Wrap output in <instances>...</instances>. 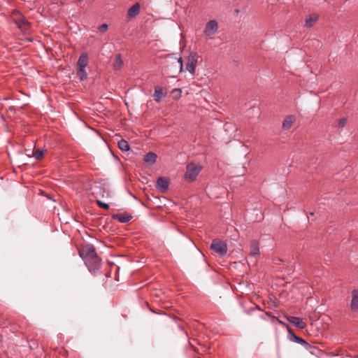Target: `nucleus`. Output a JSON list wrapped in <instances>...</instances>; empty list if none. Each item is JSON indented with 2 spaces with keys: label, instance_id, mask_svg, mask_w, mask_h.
Segmentation results:
<instances>
[{
  "label": "nucleus",
  "instance_id": "obj_30",
  "mask_svg": "<svg viewBox=\"0 0 358 358\" xmlns=\"http://www.w3.org/2000/svg\"><path fill=\"white\" fill-rule=\"evenodd\" d=\"M177 62H178V64H179V66H180V71H182V67H183V65H182V57H179V58L178 59V61H177Z\"/></svg>",
  "mask_w": 358,
  "mask_h": 358
},
{
  "label": "nucleus",
  "instance_id": "obj_25",
  "mask_svg": "<svg viewBox=\"0 0 358 358\" xmlns=\"http://www.w3.org/2000/svg\"><path fill=\"white\" fill-rule=\"evenodd\" d=\"M255 310L260 313V315H259V317L263 320L266 319L265 315H268V316L271 317L272 319H275V317L274 316H271V313H267V312H263L259 308H256Z\"/></svg>",
  "mask_w": 358,
  "mask_h": 358
},
{
  "label": "nucleus",
  "instance_id": "obj_18",
  "mask_svg": "<svg viewBox=\"0 0 358 358\" xmlns=\"http://www.w3.org/2000/svg\"><path fill=\"white\" fill-rule=\"evenodd\" d=\"M259 254V243L257 241H252L250 243V255L255 257Z\"/></svg>",
  "mask_w": 358,
  "mask_h": 358
},
{
  "label": "nucleus",
  "instance_id": "obj_10",
  "mask_svg": "<svg viewBox=\"0 0 358 358\" xmlns=\"http://www.w3.org/2000/svg\"><path fill=\"white\" fill-rule=\"evenodd\" d=\"M286 318L292 325L300 329H303L306 327V322L300 317L288 316Z\"/></svg>",
  "mask_w": 358,
  "mask_h": 358
},
{
  "label": "nucleus",
  "instance_id": "obj_26",
  "mask_svg": "<svg viewBox=\"0 0 358 358\" xmlns=\"http://www.w3.org/2000/svg\"><path fill=\"white\" fill-rule=\"evenodd\" d=\"M182 91L180 89L175 88L172 90L171 94L176 99H178L181 96Z\"/></svg>",
  "mask_w": 358,
  "mask_h": 358
},
{
  "label": "nucleus",
  "instance_id": "obj_33",
  "mask_svg": "<svg viewBox=\"0 0 358 358\" xmlns=\"http://www.w3.org/2000/svg\"><path fill=\"white\" fill-rule=\"evenodd\" d=\"M198 358H200V357H198Z\"/></svg>",
  "mask_w": 358,
  "mask_h": 358
},
{
  "label": "nucleus",
  "instance_id": "obj_3",
  "mask_svg": "<svg viewBox=\"0 0 358 358\" xmlns=\"http://www.w3.org/2000/svg\"><path fill=\"white\" fill-rule=\"evenodd\" d=\"M210 249L222 257L227 252V245L224 242L215 239L213 241Z\"/></svg>",
  "mask_w": 358,
  "mask_h": 358
},
{
  "label": "nucleus",
  "instance_id": "obj_2",
  "mask_svg": "<svg viewBox=\"0 0 358 358\" xmlns=\"http://www.w3.org/2000/svg\"><path fill=\"white\" fill-rule=\"evenodd\" d=\"M79 255L80 257L85 262H87L90 264V261L93 259L94 258L98 257L97 253L96 252L95 248L92 245H84L80 250Z\"/></svg>",
  "mask_w": 358,
  "mask_h": 358
},
{
  "label": "nucleus",
  "instance_id": "obj_20",
  "mask_svg": "<svg viewBox=\"0 0 358 358\" xmlns=\"http://www.w3.org/2000/svg\"><path fill=\"white\" fill-rule=\"evenodd\" d=\"M123 66V61L120 54L115 55L113 66L115 70H120Z\"/></svg>",
  "mask_w": 358,
  "mask_h": 358
},
{
  "label": "nucleus",
  "instance_id": "obj_32",
  "mask_svg": "<svg viewBox=\"0 0 358 358\" xmlns=\"http://www.w3.org/2000/svg\"><path fill=\"white\" fill-rule=\"evenodd\" d=\"M80 2H81L83 0H78Z\"/></svg>",
  "mask_w": 358,
  "mask_h": 358
},
{
  "label": "nucleus",
  "instance_id": "obj_17",
  "mask_svg": "<svg viewBox=\"0 0 358 358\" xmlns=\"http://www.w3.org/2000/svg\"><path fill=\"white\" fill-rule=\"evenodd\" d=\"M295 121V117L293 115L287 116L282 122V128L284 130H288L292 126Z\"/></svg>",
  "mask_w": 358,
  "mask_h": 358
},
{
  "label": "nucleus",
  "instance_id": "obj_13",
  "mask_svg": "<svg viewBox=\"0 0 358 358\" xmlns=\"http://www.w3.org/2000/svg\"><path fill=\"white\" fill-rule=\"evenodd\" d=\"M141 5L139 3H134L130 7L127 11V17L129 18L136 17L140 12Z\"/></svg>",
  "mask_w": 358,
  "mask_h": 358
},
{
  "label": "nucleus",
  "instance_id": "obj_22",
  "mask_svg": "<svg viewBox=\"0 0 358 358\" xmlns=\"http://www.w3.org/2000/svg\"><path fill=\"white\" fill-rule=\"evenodd\" d=\"M76 72L81 81L85 80L87 78V73L85 68H76Z\"/></svg>",
  "mask_w": 358,
  "mask_h": 358
},
{
  "label": "nucleus",
  "instance_id": "obj_31",
  "mask_svg": "<svg viewBox=\"0 0 358 358\" xmlns=\"http://www.w3.org/2000/svg\"><path fill=\"white\" fill-rule=\"evenodd\" d=\"M277 320H278V322L280 324H282V325H286V324H285V322H283L282 321H281L280 320L277 319Z\"/></svg>",
  "mask_w": 358,
  "mask_h": 358
},
{
  "label": "nucleus",
  "instance_id": "obj_29",
  "mask_svg": "<svg viewBox=\"0 0 358 358\" xmlns=\"http://www.w3.org/2000/svg\"><path fill=\"white\" fill-rule=\"evenodd\" d=\"M107 29H108V24H103L101 26H99L98 28V29L101 32H105L107 30Z\"/></svg>",
  "mask_w": 358,
  "mask_h": 358
},
{
  "label": "nucleus",
  "instance_id": "obj_8",
  "mask_svg": "<svg viewBox=\"0 0 358 358\" xmlns=\"http://www.w3.org/2000/svg\"><path fill=\"white\" fill-rule=\"evenodd\" d=\"M169 181L166 178L159 177L157 180L156 188L162 193H165L169 189Z\"/></svg>",
  "mask_w": 358,
  "mask_h": 358
},
{
  "label": "nucleus",
  "instance_id": "obj_6",
  "mask_svg": "<svg viewBox=\"0 0 358 358\" xmlns=\"http://www.w3.org/2000/svg\"><path fill=\"white\" fill-rule=\"evenodd\" d=\"M92 194L96 197H109L110 192L106 189L103 185L99 183L96 184L93 187Z\"/></svg>",
  "mask_w": 358,
  "mask_h": 358
},
{
  "label": "nucleus",
  "instance_id": "obj_4",
  "mask_svg": "<svg viewBox=\"0 0 358 358\" xmlns=\"http://www.w3.org/2000/svg\"><path fill=\"white\" fill-rule=\"evenodd\" d=\"M218 24L215 20H210L206 25L203 34L206 38H212L217 31Z\"/></svg>",
  "mask_w": 358,
  "mask_h": 358
},
{
  "label": "nucleus",
  "instance_id": "obj_28",
  "mask_svg": "<svg viewBox=\"0 0 358 358\" xmlns=\"http://www.w3.org/2000/svg\"><path fill=\"white\" fill-rule=\"evenodd\" d=\"M347 121H348V120H347V118H345V117H343V118H341V119L339 120V122H338V127H339L340 128H343V127L345 126V124H346V123H347Z\"/></svg>",
  "mask_w": 358,
  "mask_h": 358
},
{
  "label": "nucleus",
  "instance_id": "obj_9",
  "mask_svg": "<svg viewBox=\"0 0 358 358\" xmlns=\"http://www.w3.org/2000/svg\"><path fill=\"white\" fill-rule=\"evenodd\" d=\"M90 264L87 262H85V265L88 268L90 272L93 273L98 271L101 266V259L98 257L96 258H94L91 261H90Z\"/></svg>",
  "mask_w": 358,
  "mask_h": 358
},
{
  "label": "nucleus",
  "instance_id": "obj_15",
  "mask_svg": "<svg viewBox=\"0 0 358 358\" xmlns=\"http://www.w3.org/2000/svg\"><path fill=\"white\" fill-rule=\"evenodd\" d=\"M112 218L118 220L121 223H127L131 220L132 216L127 213L114 214L112 215Z\"/></svg>",
  "mask_w": 358,
  "mask_h": 358
},
{
  "label": "nucleus",
  "instance_id": "obj_12",
  "mask_svg": "<svg viewBox=\"0 0 358 358\" xmlns=\"http://www.w3.org/2000/svg\"><path fill=\"white\" fill-rule=\"evenodd\" d=\"M350 309L353 312H357L358 310V289H353L352 291Z\"/></svg>",
  "mask_w": 358,
  "mask_h": 358
},
{
  "label": "nucleus",
  "instance_id": "obj_24",
  "mask_svg": "<svg viewBox=\"0 0 358 358\" xmlns=\"http://www.w3.org/2000/svg\"><path fill=\"white\" fill-rule=\"evenodd\" d=\"M43 155H44V150H43L37 148V149H34L33 150V156L37 160L41 159L43 157Z\"/></svg>",
  "mask_w": 358,
  "mask_h": 358
},
{
  "label": "nucleus",
  "instance_id": "obj_21",
  "mask_svg": "<svg viewBox=\"0 0 358 358\" xmlns=\"http://www.w3.org/2000/svg\"><path fill=\"white\" fill-rule=\"evenodd\" d=\"M318 16L317 15H311L306 19V27H311L317 20Z\"/></svg>",
  "mask_w": 358,
  "mask_h": 358
},
{
  "label": "nucleus",
  "instance_id": "obj_19",
  "mask_svg": "<svg viewBox=\"0 0 358 358\" xmlns=\"http://www.w3.org/2000/svg\"><path fill=\"white\" fill-rule=\"evenodd\" d=\"M164 96L163 89L159 86L155 87L153 95L155 101L157 103L159 102Z\"/></svg>",
  "mask_w": 358,
  "mask_h": 358
},
{
  "label": "nucleus",
  "instance_id": "obj_11",
  "mask_svg": "<svg viewBox=\"0 0 358 358\" xmlns=\"http://www.w3.org/2000/svg\"><path fill=\"white\" fill-rule=\"evenodd\" d=\"M17 27L22 31L26 32L29 29L30 23L24 16H20L19 19L15 20Z\"/></svg>",
  "mask_w": 358,
  "mask_h": 358
},
{
  "label": "nucleus",
  "instance_id": "obj_27",
  "mask_svg": "<svg viewBox=\"0 0 358 358\" xmlns=\"http://www.w3.org/2000/svg\"><path fill=\"white\" fill-rule=\"evenodd\" d=\"M96 204L98 205L99 207L101 208H103L105 210H108L109 209V206L108 204L106 203H103L100 200H98L96 199Z\"/></svg>",
  "mask_w": 358,
  "mask_h": 358
},
{
  "label": "nucleus",
  "instance_id": "obj_14",
  "mask_svg": "<svg viewBox=\"0 0 358 358\" xmlns=\"http://www.w3.org/2000/svg\"><path fill=\"white\" fill-rule=\"evenodd\" d=\"M89 63V57L86 52H83L78 62L76 68H86Z\"/></svg>",
  "mask_w": 358,
  "mask_h": 358
},
{
  "label": "nucleus",
  "instance_id": "obj_7",
  "mask_svg": "<svg viewBox=\"0 0 358 358\" xmlns=\"http://www.w3.org/2000/svg\"><path fill=\"white\" fill-rule=\"evenodd\" d=\"M287 331L290 334L291 336H292V340L296 342V343H301L302 345H303L305 346V348L310 350V352L313 354L314 353V350H316V348L315 347H312L308 343H307L304 339L297 336L296 335H295L292 331L291 330V329L289 328H287Z\"/></svg>",
  "mask_w": 358,
  "mask_h": 358
},
{
  "label": "nucleus",
  "instance_id": "obj_16",
  "mask_svg": "<svg viewBox=\"0 0 358 358\" xmlns=\"http://www.w3.org/2000/svg\"><path fill=\"white\" fill-rule=\"evenodd\" d=\"M157 158V155L155 152H150L144 155L143 161L147 165L152 166L155 163Z\"/></svg>",
  "mask_w": 358,
  "mask_h": 358
},
{
  "label": "nucleus",
  "instance_id": "obj_5",
  "mask_svg": "<svg viewBox=\"0 0 358 358\" xmlns=\"http://www.w3.org/2000/svg\"><path fill=\"white\" fill-rule=\"evenodd\" d=\"M198 55L196 52H189L187 57V62L186 65L187 70L192 74L194 73L195 68L198 61Z\"/></svg>",
  "mask_w": 358,
  "mask_h": 358
},
{
  "label": "nucleus",
  "instance_id": "obj_23",
  "mask_svg": "<svg viewBox=\"0 0 358 358\" xmlns=\"http://www.w3.org/2000/svg\"><path fill=\"white\" fill-rule=\"evenodd\" d=\"M118 148L124 152L128 151L130 148L128 142L124 139H121L117 142Z\"/></svg>",
  "mask_w": 358,
  "mask_h": 358
},
{
  "label": "nucleus",
  "instance_id": "obj_1",
  "mask_svg": "<svg viewBox=\"0 0 358 358\" xmlns=\"http://www.w3.org/2000/svg\"><path fill=\"white\" fill-rule=\"evenodd\" d=\"M202 166L198 164L191 162L186 165V172L184 175V179L189 182H194L200 172L202 171Z\"/></svg>",
  "mask_w": 358,
  "mask_h": 358
}]
</instances>
